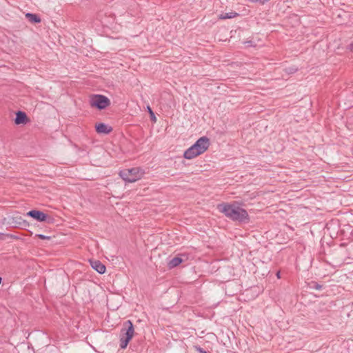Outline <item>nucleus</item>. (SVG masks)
Returning a JSON list of instances; mask_svg holds the SVG:
<instances>
[{"label": "nucleus", "instance_id": "obj_15", "mask_svg": "<svg viewBox=\"0 0 353 353\" xmlns=\"http://www.w3.org/2000/svg\"><path fill=\"white\" fill-rule=\"evenodd\" d=\"M37 236L41 239H50V236H47L43 234H38Z\"/></svg>", "mask_w": 353, "mask_h": 353}, {"label": "nucleus", "instance_id": "obj_1", "mask_svg": "<svg viewBox=\"0 0 353 353\" xmlns=\"http://www.w3.org/2000/svg\"><path fill=\"white\" fill-rule=\"evenodd\" d=\"M217 209L233 221L243 222L248 219L247 211L235 203L219 204Z\"/></svg>", "mask_w": 353, "mask_h": 353}, {"label": "nucleus", "instance_id": "obj_4", "mask_svg": "<svg viewBox=\"0 0 353 353\" xmlns=\"http://www.w3.org/2000/svg\"><path fill=\"white\" fill-rule=\"evenodd\" d=\"M90 104L92 107L97 108L99 110H103L110 105V101L105 96L95 94L90 97Z\"/></svg>", "mask_w": 353, "mask_h": 353}, {"label": "nucleus", "instance_id": "obj_3", "mask_svg": "<svg viewBox=\"0 0 353 353\" xmlns=\"http://www.w3.org/2000/svg\"><path fill=\"white\" fill-rule=\"evenodd\" d=\"M144 174L145 172L143 169L140 168H132L121 170L119 175L124 181L133 183L141 179Z\"/></svg>", "mask_w": 353, "mask_h": 353}, {"label": "nucleus", "instance_id": "obj_16", "mask_svg": "<svg viewBox=\"0 0 353 353\" xmlns=\"http://www.w3.org/2000/svg\"><path fill=\"white\" fill-rule=\"evenodd\" d=\"M276 276H277L278 278H280V272H277Z\"/></svg>", "mask_w": 353, "mask_h": 353}, {"label": "nucleus", "instance_id": "obj_10", "mask_svg": "<svg viewBox=\"0 0 353 353\" xmlns=\"http://www.w3.org/2000/svg\"><path fill=\"white\" fill-rule=\"evenodd\" d=\"M183 262V259L181 257L176 256L171 259L168 263V266L170 268L176 267Z\"/></svg>", "mask_w": 353, "mask_h": 353}, {"label": "nucleus", "instance_id": "obj_2", "mask_svg": "<svg viewBox=\"0 0 353 353\" xmlns=\"http://www.w3.org/2000/svg\"><path fill=\"white\" fill-rule=\"evenodd\" d=\"M210 145V139L206 137H202L184 152L183 157L186 159H192L203 154L208 149Z\"/></svg>", "mask_w": 353, "mask_h": 353}, {"label": "nucleus", "instance_id": "obj_5", "mask_svg": "<svg viewBox=\"0 0 353 353\" xmlns=\"http://www.w3.org/2000/svg\"><path fill=\"white\" fill-rule=\"evenodd\" d=\"M125 327L126 329L125 332L120 339V346L123 349L127 347L129 341L132 339L134 333V327L132 323L130 321H128L125 323Z\"/></svg>", "mask_w": 353, "mask_h": 353}, {"label": "nucleus", "instance_id": "obj_17", "mask_svg": "<svg viewBox=\"0 0 353 353\" xmlns=\"http://www.w3.org/2000/svg\"><path fill=\"white\" fill-rule=\"evenodd\" d=\"M319 288H320V286H319V285L316 286V289H319Z\"/></svg>", "mask_w": 353, "mask_h": 353}, {"label": "nucleus", "instance_id": "obj_12", "mask_svg": "<svg viewBox=\"0 0 353 353\" xmlns=\"http://www.w3.org/2000/svg\"><path fill=\"white\" fill-rule=\"evenodd\" d=\"M26 17L32 22L38 23V22H40V21H41L40 19L36 14L28 13V14H26Z\"/></svg>", "mask_w": 353, "mask_h": 353}, {"label": "nucleus", "instance_id": "obj_8", "mask_svg": "<svg viewBox=\"0 0 353 353\" xmlns=\"http://www.w3.org/2000/svg\"><path fill=\"white\" fill-rule=\"evenodd\" d=\"M112 130V128L103 123L96 125V131L100 134H109Z\"/></svg>", "mask_w": 353, "mask_h": 353}, {"label": "nucleus", "instance_id": "obj_9", "mask_svg": "<svg viewBox=\"0 0 353 353\" xmlns=\"http://www.w3.org/2000/svg\"><path fill=\"white\" fill-rule=\"evenodd\" d=\"M27 120V116L26 113L19 111L16 114L15 123L21 124L25 123Z\"/></svg>", "mask_w": 353, "mask_h": 353}, {"label": "nucleus", "instance_id": "obj_6", "mask_svg": "<svg viewBox=\"0 0 353 353\" xmlns=\"http://www.w3.org/2000/svg\"><path fill=\"white\" fill-rule=\"evenodd\" d=\"M28 216L32 217L38 221H44L46 219V214L39 210H31L27 213Z\"/></svg>", "mask_w": 353, "mask_h": 353}, {"label": "nucleus", "instance_id": "obj_7", "mask_svg": "<svg viewBox=\"0 0 353 353\" xmlns=\"http://www.w3.org/2000/svg\"><path fill=\"white\" fill-rule=\"evenodd\" d=\"M92 268L99 274H103L105 272L106 268L99 261H90Z\"/></svg>", "mask_w": 353, "mask_h": 353}, {"label": "nucleus", "instance_id": "obj_14", "mask_svg": "<svg viewBox=\"0 0 353 353\" xmlns=\"http://www.w3.org/2000/svg\"><path fill=\"white\" fill-rule=\"evenodd\" d=\"M194 348L199 353H208L206 351H205L203 348H201L199 346H195Z\"/></svg>", "mask_w": 353, "mask_h": 353}, {"label": "nucleus", "instance_id": "obj_13", "mask_svg": "<svg viewBox=\"0 0 353 353\" xmlns=\"http://www.w3.org/2000/svg\"><path fill=\"white\" fill-rule=\"evenodd\" d=\"M148 111L150 112V114L151 116V119L154 122H156V117L154 116V112H152V109L148 106Z\"/></svg>", "mask_w": 353, "mask_h": 353}, {"label": "nucleus", "instance_id": "obj_11", "mask_svg": "<svg viewBox=\"0 0 353 353\" xmlns=\"http://www.w3.org/2000/svg\"><path fill=\"white\" fill-rule=\"evenodd\" d=\"M236 16H238V13H236L235 12H225V13H221V14H219V19H232Z\"/></svg>", "mask_w": 353, "mask_h": 353}]
</instances>
